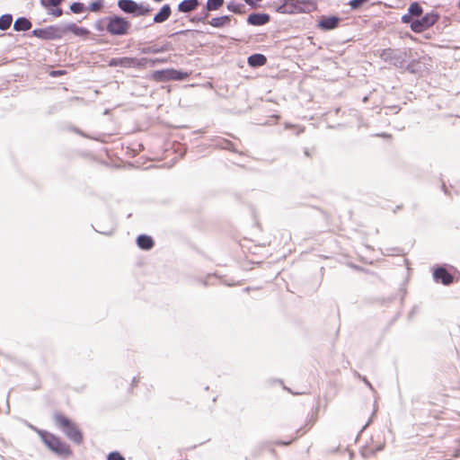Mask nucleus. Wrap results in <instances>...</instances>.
<instances>
[{
	"label": "nucleus",
	"instance_id": "f257e3e1",
	"mask_svg": "<svg viewBox=\"0 0 460 460\" xmlns=\"http://www.w3.org/2000/svg\"><path fill=\"white\" fill-rule=\"evenodd\" d=\"M317 8L316 0H283L276 11L284 14L309 13Z\"/></svg>",
	"mask_w": 460,
	"mask_h": 460
},
{
	"label": "nucleus",
	"instance_id": "f03ea898",
	"mask_svg": "<svg viewBox=\"0 0 460 460\" xmlns=\"http://www.w3.org/2000/svg\"><path fill=\"white\" fill-rule=\"evenodd\" d=\"M105 28L111 36L122 37L129 33L131 22L126 17L111 14L108 16V24Z\"/></svg>",
	"mask_w": 460,
	"mask_h": 460
},
{
	"label": "nucleus",
	"instance_id": "7ed1b4c3",
	"mask_svg": "<svg viewBox=\"0 0 460 460\" xmlns=\"http://www.w3.org/2000/svg\"><path fill=\"white\" fill-rule=\"evenodd\" d=\"M117 5L122 13L133 17L147 16L153 11L150 4L134 0H118Z\"/></svg>",
	"mask_w": 460,
	"mask_h": 460
},
{
	"label": "nucleus",
	"instance_id": "20e7f679",
	"mask_svg": "<svg viewBox=\"0 0 460 460\" xmlns=\"http://www.w3.org/2000/svg\"><path fill=\"white\" fill-rule=\"evenodd\" d=\"M54 420L56 425L66 434V436L76 444H80L83 436L76 425L68 418L60 413H55Z\"/></svg>",
	"mask_w": 460,
	"mask_h": 460
},
{
	"label": "nucleus",
	"instance_id": "39448f33",
	"mask_svg": "<svg viewBox=\"0 0 460 460\" xmlns=\"http://www.w3.org/2000/svg\"><path fill=\"white\" fill-rule=\"evenodd\" d=\"M40 435L45 445L58 456L67 457L72 454L69 446L59 438L48 432H40Z\"/></svg>",
	"mask_w": 460,
	"mask_h": 460
},
{
	"label": "nucleus",
	"instance_id": "423d86ee",
	"mask_svg": "<svg viewBox=\"0 0 460 460\" xmlns=\"http://www.w3.org/2000/svg\"><path fill=\"white\" fill-rule=\"evenodd\" d=\"M440 18L436 12L427 13L420 19H415L411 22V30L415 33H421L432 27Z\"/></svg>",
	"mask_w": 460,
	"mask_h": 460
},
{
	"label": "nucleus",
	"instance_id": "0eeeda50",
	"mask_svg": "<svg viewBox=\"0 0 460 460\" xmlns=\"http://www.w3.org/2000/svg\"><path fill=\"white\" fill-rule=\"evenodd\" d=\"M407 57V51L403 49H384L381 54V58L385 62H387L399 68H402L404 66Z\"/></svg>",
	"mask_w": 460,
	"mask_h": 460
},
{
	"label": "nucleus",
	"instance_id": "6e6552de",
	"mask_svg": "<svg viewBox=\"0 0 460 460\" xmlns=\"http://www.w3.org/2000/svg\"><path fill=\"white\" fill-rule=\"evenodd\" d=\"M31 35L44 40H56L63 38V30L61 26L49 25L33 30Z\"/></svg>",
	"mask_w": 460,
	"mask_h": 460
},
{
	"label": "nucleus",
	"instance_id": "1a4fd4ad",
	"mask_svg": "<svg viewBox=\"0 0 460 460\" xmlns=\"http://www.w3.org/2000/svg\"><path fill=\"white\" fill-rule=\"evenodd\" d=\"M187 77V72L173 68L156 70L152 74V78L156 82H166L171 80L181 81Z\"/></svg>",
	"mask_w": 460,
	"mask_h": 460
},
{
	"label": "nucleus",
	"instance_id": "9d476101",
	"mask_svg": "<svg viewBox=\"0 0 460 460\" xmlns=\"http://www.w3.org/2000/svg\"><path fill=\"white\" fill-rule=\"evenodd\" d=\"M146 58H142L140 59L135 58H113L109 61L110 66H120L124 68H129V67H140L144 66L147 63Z\"/></svg>",
	"mask_w": 460,
	"mask_h": 460
},
{
	"label": "nucleus",
	"instance_id": "9b49d317",
	"mask_svg": "<svg viewBox=\"0 0 460 460\" xmlns=\"http://www.w3.org/2000/svg\"><path fill=\"white\" fill-rule=\"evenodd\" d=\"M341 18L337 15L325 16L319 18L317 27L323 31H332L339 27Z\"/></svg>",
	"mask_w": 460,
	"mask_h": 460
},
{
	"label": "nucleus",
	"instance_id": "f8f14e48",
	"mask_svg": "<svg viewBox=\"0 0 460 460\" xmlns=\"http://www.w3.org/2000/svg\"><path fill=\"white\" fill-rule=\"evenodd\" d=\"M433 278L436 282H440L445 286H448L454 282L453 275L442 266L434 270Z\"/></svg>",
	"mask_w": 460,
	"mask_h": 460
},
{
	"label": "nucleus",
	"instance_id": "ddd939ff",
	"mask_svg": "<svg viewBox=\"0 0 460 460\" xmlns=\"http://www.w3.org/2000/svg\"><path fill=\"white\" fill-rule=\"evenodd\" d=\"M247 23L252 26H262L270 21V16L264 13H252L247 17Z\"/></svg>",
	"mask_w": 460,
	"mask_h": 460
},
{
	"label": "nucleus",
	"instance_id": "4468645a",
	"mask_svg": "<svg viewBox=\"0 0 460 460\" xmlns=\"http://www.w3.org/2000/svg\"><path fill=\"white\" fill-rule=\"evenodd\" d=\"M61 30H63V36L66 35L67 32H72L75 36L79 37L87 36L90 33L88 29L79 27L74 22L61 26Z\"/></svg>",
	"mask_w": 460,
	"mask_h": 460
},
{
	"label": "nucleus",
	"instance_id": "2eb2a0df",
	"mask_svg": "<svg viewBox=\"0 0 460 460\" xmlns=\"http://www.w3.org/2000/svg\"><path fill=\"white\" fill-rule=\"evenodd\" d=\"M171 14H172V8H171L170 4H165L160 8L158 13H156L154 15L153 22L154 23H163L170 18Z\"/></svg>",
	"mask_w": 460,
	"mask_h": 460
},
{
	"label": "nucleus",
	"instance_id": "dca6fc26",
	"mask_svg": "<svg viewBox=\"0 0 460 460\" xmlns=\"http://www.w3.org/2000/svg\"><path fill=\"white\" fill-rule=\"evenodd\" d=\"M199 5V0H182L178 4L177 10L180 13H188L195 11Z\"/></svg>",
	"mask_w": 460,
	"mask_h": 460
},
{
	"label": "nucleus",
	"instance_id": "f3484780",
	"mask_svg": "<svg viewBox=\"0 0 460 460\" xmlns=\"http://www.w3.org/2000/svg\"><path fill=\"white\" fill-rule=\"evenodd\" d=\"M247 63L252 67H259L267 63V58L263 54H252L248 58Z\"/></svg>",
	"mask_w": 460,
	"mask_h": 460
},
{
	"label": "nucleus",
	"instance_id": "a211bd4d",
	"mask_svg": "<svg viewBox=\"0 0 460 460\" xmlns=\"http://www.w3.org/2000/svg\"><path fill=\"white\" fill-rule=\"evenodd\" d=\"M32 24L26 17H19L13 23V30L16 31H26L31 28Z\"/></svg>",
	"mask_w": 460,
	"mask_h": 460
},
{
	"label": "nucleus",
	"instance_id": "6ab92c4d",
	"mask_svg": "<svg viewBox=\"0 0 460 460\" xmlns=\"http://www.w3.org/2000/svg\"><path fill=\"white\" fill-rule=\"evenodd\" d=\"M137 243L140 249L150 250L154 246V241L151 236L140 234L137 238Z\"/></svg>",
	"mask_w": 460,
	"mask_h": 460
},
{
	"label": "nucleus",
	"instance_id": "aec40b11",
	"mask_svg": "<svg viewBox=\"0 0 460 460\" xmlns=\"http://www.w3.org/2000/svg\"><path fill=\"white\" fill-rule=\"evenodd\" d=\"M168 50V45L164 44L162 46L153 45V46H147L144 47L140 49V52L142 54H157L165 52Z\"/></svg>",
	"mask_w": 460,
	"mask_h": 460
},
{
	"label": "nucleus",
	"instance_id": "412c9836",
	"mask_svg": "<svg viewBox=\"0 0 460 460\" xmlns=\"http://www.w3.org/2000/svg\"><path fill=\"white\" fill-rule=\"evenodd\" d=\"M231 21L230 15H223L219 17L212 18L208 23L214 28H222L229 23Z\"/></svg>",
	"mask_w": 460,
	"mask_h": 460
},
{
	"label": "nucleus",
	"instance_id": "4be33fe9",
	"mask_svg": "<svg viewBox=\"0 0 460 460\" xmlns=\"http://www.w3.org/2000/svg\"><path fill=\"white\" fill-rule=\"evenodd\" d=\"M13 22V15L10 13H4L0 16V30L6 31L11 27Z\"/></svg>",
	"mask_w": 460,
	"mask_h": 460
},
{
	"label": "nucleus",
	"instance_id": "5701e85b",
	"mask_svg": "<svg viewBox=\"0 0 460 460\" xmlns=\"http://www.w3.org/2000/svg\"><path fill=\"white\" fill-rule=\"evenodd\" d=\"M408 12L412 17H420L423 13V9L419 2H413L408 7Z\"/></svg>",
	"mask_w": 460,
	"mask_h": 460
},
{
	"label": "nucleus",
	"instance_id": "b1692460",
	"mask_svg": "<svg viewBox=\"0 0 460 460\" xmlns=\"http://www.w3.org/2000/svg\"><path fill=\"white\" fill-rule=\"evenodd\" d=\"M227 9L234 13H244V4L241 3H237L235 1H231L227 4Z\"/></svg>",
	"mask_w": 460,
	"mask_h": 460
},
{
	"label": "nucleus",
	"instance_id": "393cba45",
	"mask_svg": "<svg viewBox=\"0 0 460 460\" xmlns=\"http://www.w3.org/2000/svg\"><path fill=\"white\" fill-rule=\"evenodd\" d=\"M224 0H208L205 6L207 11H217L224 4Z\"/></svg>",
	"mask_w": 460,
	"mask_h": 460
},
{
	"label": "nucleus",
	"instance_id": "a878e982",
	"mask_svg": "<svg viewBox=\"0 0 460 460\" xmlns=\"http://www.w3.org/2000/svg\"><path fill=\"white\" fill-rule=\"evenodd\" d=\"M107 24H108V16L100 18L97 21H95V22L93 23V28L99 32H102L104 31H106L105 25H107Z\"/></svg>",
	"mask_w": 460,
	"mask_h": 460
},
{
	"label": "nucleus",
	"instance_id": "bb28decb",
	"mask_svg": "<svg viewBox=\"0 0 460 460\" xmlns=\"http://www.w3.org/2000/svg\"><path fill=\"white\" fill-rule=\"evenodd\" d=\"M103 5H104L103 0H95L89 4V6L87 7V10H89L93 13H98L102 9Z\"/></svg>",
	"mask_w": 460,
	"mask_h": 460
},
{
	"label": "nucleus",
	"instance_id": "cd10ccee",
	"mask_svg": "<svg viewBox=\"0 0 460 460\" xmlns=\"http://www.w3.org/2000/svg\"><path fill=\"white\" fill-rule=\"evenodd\" d=\"M69 9L72 13L78 14L87 10V7L83 3L75 2L70 5Z\"/></svg>",
	"mask_w": 460,
	"mask_h": 460
},
{
	"label": "nucleus",
	"instance_id": "c85d7f7f",
	"mask_svg": "<svg viewBox=\"0 0 460 460\" xmlns=\"http://www.w3.org/2000/svg\"><path fill=\"white\" fill-rule=\"evenodd\" d=\"M369 0H350L348 4L349 5L352 11H357L361 8V6L368 2Z\"/></svg>",
	"mask_w": 460,
	"mask_h": 460
},
{
	"label": "nucleus",
	"instance_id": "c756f323",
	"mask_svg": "<svg viewBox=\"0 0 460 460\" xmlns=\"http://www.w3.org/2000/svg\"><path fill=\"white\" fill-rule=\"evenodd\" d=\"M63 1L64 0H40V4L45 8H49L50 6L58 7Z\"/></svg>",
	"mask_w": 460,
	"mask_h": 460
},
{
	"label": "nucleus",
	"instance_id": "7c9ffc66",
	"mask_svg": "<svg viewBox=\"0 0 460 460\" xmlns=\"http://www.w3.org/2000/svg\"><path fill=\"white\" fill-rule=\"evenodd\" d=\"M107 460H125V458L117 451L108 455Z\"/></svg>",
	"mask_w": 460,
	"mask_h": 460
},
{
	"label": "nucleus",
	"instance_id": "2f4dec72",
	"mask_svg": "<svg viewBox=\"0 0 460 460\" xmlns=\"http://www.w3.org/2000/svg\"><path fill=\"white\" fill-rule=\"evenodd\" d=\"M147 63L146 65H149L151 66H155L156 63H165L168 61L167 58H155V59H150V58H147Z\"/></svg>",
	"mask_w": 460,
	"mask_h": 460
},
{
	"label": "nucleus",
	"instance_id": "473e14b6",
	"mask_svg": "<svg viewBox=\"0 0 460 460\" xmlns=\"http://www.w3.org/2000/svg\"><path fill=\"white\" fill-rule=\"evenodd\" d=\"M412 18H413V17H412L411 15H410V13H409V12H407V13H405V14H403V15L402 16L401 20H402V23H410V24H411V22L412 21H414Z\"/></svg>",
	"mask_w": 460,
	"mask_h": 460
},
{
	"label": "nucleus",
	"instance_id": "72a5a7b5",
	"mask_svg": "<svg viewBox=\"0 0 460 460\" xmlns=\"http://www.w3.org/2000/svg\"><path fill=\"white\" fill-rule=\"evenodd\" d=\"M218 145L225 149H231L233 146V143L226 139L221 140Z\"/></svg>",
	"mask_w": 460,
	"mask_h": 460
},
{
	"label": "nucleus",
	"instance_id": "f704fd0d",
	"mask_svg": "<svg viewBox=\"0 0 460 460\" xmlns=\"http://www.w3.org/2000/svg\"><path fill=\"white\" fill-rule=\"evenodd\" d=\"M209 12L210 11H207L206 6H204L203 10L199 13V19L205 22V20L209 16Z\"/></svg>",
	"mask_w": 460,
	"mask_h": 460
},
{
	"label": "nucleus",
	"instance_id": "c9c22d12",
	"mask_svg": "<svg viewBox=\"0 0 460 460\" xmlns=\"http://www.w3.org/2000/svg\"><path fill=\"white\" fill-rule=\"evenodd\" d=\"M49 13L55 17H60L63 14V11L61 8H56L51 10Z\"/></svg>",
	"mask_w": 460,
	"mask_h": 460
},
{
	"label": "nucleus",
	"instance_id": "e433bc0d",
	"mask_svg": "<svg viewBox=\"0 0 460 460\" xmlns=\"http://www.w3.org/2000/svg\"><path fill=\"white\" fill-rule=\"evenodd\" d=\"M358 376L371 389V390H374L371 383L365 377V376H361L359 374H358Z\"/></svg>",
	"mask_w": 460,
	"mask_h": 460
},
{
	"label": "nucleus",
	"instance_id": "4c0bfd02",
	"mask_svg": "<svg viewBox=\"0 0 460 460\" xmlns=\"http://www.w3.org/2000/svg\"><path fill=\"white\" fill-rule=\"evenodd\" d=\"M190 22H204V21H203V20H199V14H198V15H196V16L192 17V18L190 19Z\"/></svg>",
	"mask_w": 460,
	"mask_h": 460
},
{
	"label": "nucleus",
	"instance_id": "58836bf2",
	"mask_svg": "<svg viewBox=\"0 0 460 460\" xmlns=\"http://www.w3.org/2000/svg\"><path fill=\"white\" fill-rule=\"evenodd\" d=\"M291 441H288V442H285V441H278L277 442V445H284V446H287L288 444H290Z\"/></svg>",
	"mask_w": 460,
	"mask_h": 460
},
{
	"label": "nucleus",
	"instance_id": "ea45409f",
	"mask_svg": "<svg viewBox=\"0 0 460 460\" xmlns=\"http://www.w3.org/2000/svg\"><path fill=\"white\" fill-rule=\"evenodd\" d=\"M100 233L103 234H111L113 230H110V231H99Z\"/></svg>",
	"mask_w": 460,
	"mask_h": 460
},
{
	"label": "nucleus",
	"instance_id": "a19ab883",
	"mask_svg": "<svg viewBox=\"0 0 460 460\" xmlns=\"http://www.w3.org/2000/svg\"><path fill=\"white\" fill-rule=\"evenodd\" d=\"M314 421V420H313V417H312L311 420H309V426H308L307 429H311V426L313 425Z\"/></svg>",
	"mask_w": 460,
	"mask_h": 460
},
{
	"label": "nucleus",
	"instance_id": "79ce46f5",
	"mask_svg": "<svg viewBox=\"0 0 460 460\" xmlns=\"http://www.w3.org/2000/svg\"><path fill=\"white\" fill-rule=\"evenodd\" d=\"M304 153H305V155L310 156V153H309V150L307 148L305 149Z\"/></svg>",
	"mask_w": 460,
	"mask_h": 460
},
{
	"label": "nucleus",
	"instance_id": "37998d69",
	"mask_svg": "<svg viewBox=\"0 0 460 460\" xmlns=\"http://www.w3.org/2000/svg\"><path fill=\"white\" fill-rule=\"evenodd\" d=\"M246 4H251L252 1L250 0H243Z\"/></svg>",
	"mask_w": 460,
	"mask_h": 460
},
{
	"label": "nucleus",
	"instance_id": "c03bdc74",
	"mask_svg": "<svg viewBox=\"0 0 460 460\" xmlns=\"http://www.w3.org/2000/svg\"><path fill=\"white\" fill-rule=\"evenodd\" d=\"M58 74H60V72H56V71L53 72V75H58Z\"/></svg>",
	"mask_w": 460,
	"mask_h": 460
},
{
	"label": "nucleus",
	"instance_id": "a18cd8bd",
	"mask_svg": "<svg viewBox=\"0 0 460 460\" xmlns=\"http://www.w3.org/2000/svg\"><path fill=\"white\" fill-rule=\"evenodd\" d=\"M368 423H369V422L366 423V425L363 427V429H364L367 426H368Z\"/></svg>",
	"mask_w": 460,
	"mask_h": 460
},
{
	"label": "nucleus",
	"instance_id": "49530a36",
	"mask_svg": "<svg viewBox=\"0 0 460 460\" xmlns=\"http://www.w3.org/2000/svg\"><path fill=\"white\" fill-rule=\"evenodd\" d=\"M458 7H459V9H460V1H459V4H458Z\"/></svg>",
	"mask_w": 460,
	"mask_h": 460
}]
</instances>
